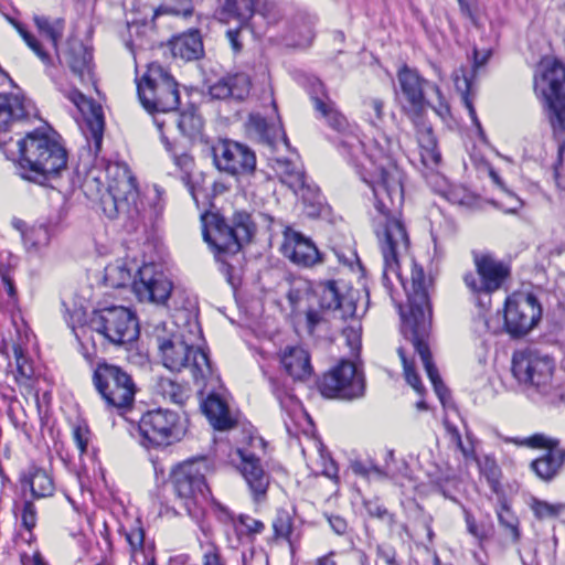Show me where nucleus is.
I'll list each match as a JSON object with an SVG mask.
<instances>
[{"label":"nucleus","instance_id":"obj_4","mask_svg":"<svg viewBox=\"0 0 565 565\" xmlns=\"http://www.w3.org/2000/svg\"><path fill=\"white\" fill-rule=\"evenodd\" d=\"M19 174L22 179L45 185L58 177L67 164V152L54 137L34 130L18 141Z\"/></svg>","mask_w":565,"mask_h":565},{"label":"nucleus","instance_id":"obj_16","mask_svg":"<svg viewBox=\"0 0 565 565\" xmlns=\"http://www.w3.org/2000/svg\"><path fill=\"white\" fill-rule=\"evenodd\" d=\"M542 306L532 294H514L504 306V329L513 339L525 337L541 320Z\"/></svg>","mask_w":565,"mask_h":565},{"label":"nucleus","instance_id":"obj_27","mask_svg":"<svg viewBox=\"0 0 565 565\" xmlns=\"http://www.w3.org/2000/svg\"><path fill=\"white\" fill-rule=\"evenodd\" d=\"M67 98L77 107V109L85 117L92 137L97 148L102 145L104 131L103 110L99 105H96L92 99L87 98L77 89L68 93Z\"/></svg>","mask_w":565,"mask_h":565},{"label":"nucleus","instance_id":"obj_36","mask_svg":"<svg viewBox=\"0 0 565 565\" xmlns=\"http://www.w3.org/2000/svg\"><path fill=\"white\" fill-rule=\"evenodd\" d=\"M497 516L504 535L510 537L512 543H518L521 539L520 522L504 498L500 499Z\"/></svg>","mask_w":565,"mask_h":565},{"label":"nucleus","instance_id":"obj_50","mask_svg":"<svg viewBox=\"0 0 565 565\" xmlns=\"http://www.w3.org/2000/svg\"><path fill=\"white\" fill-rule=\"evenodd\" d=\"M158 390L164 397L170 398L173 403L181 404L183 401V388L170 379H160Z\"/></svg>","mask_w":565,"mask_h":565},{"label":"nucleus","instance_id":"obj_59","mask_svg":"<svg viewBox=\"0 0 565 565\" xmlns=\"http://www.w3.org/2000/svg\"><path fill=\"white\" fill-rule=\"evenodd\" d=\"M555 181L565 191V141L558 147V163L555 167Z\"/></svg>","mask_w":565,"mask_h":565},{"label":"nucleus","instance_id":"obj_3","mask_svg":"<svg viewBox=\"0 0 565 565\" xmlns=\"http://www.w3.org/2000/svg\"><path fill=\"white\" fill-rule=\"evenodd\" d=\"M402 94V111L412 121L420 147L422 161L426 167L437 166L440 153L430 124L426 119L430 103L425 98L424 87L428 82L419 73L404 65L397 72Z\"/></svg>","mask_w":565,"mask_h":565},{"label":"nucleus","instance_id":"obj_60","mask_svg":"<svg viewBox=\"0 0 565 565\" xmlns=\"http://www.w3.org/2000/svg\"><path fill=\"white\" fill-rule=\"evenodd\" d=\"M162 418L167 424H175L173 413L168 411L163 413L161 409L149 412L146 416L142 417L140 424H160Z\"/></svg>","mask_w":565,"mask_h":565},{"label":"nucleus","instance_id":"obj_13","mask_svg":"<svg viewBox=\"0 0 565 565\" xmlns=\"http://www.w3.org/2000/svg\"><path fill=\"white\" fill-rule=\"evenodd\" d=\"M93 382L108 406L125 409L132 405L136 385L131 376L119 366L99 363L94 371Z\"/></svg>","mask_w":565,"mask_h":565},{"label":"nucleus","instance_id":"obj_31","mask_svg":"<svg viewBox=\"0 0 565 565\" xmlns=\"http://www.w3.org/2000/svg\"><path fill=\"white\" fill-rule=\"evenodd\" d=\"M169 46L173 57H179L183 61L199 60L204 52L202 38L198 30H190L173 36L169 42Z\"/></svg>","mask_w":565,"mask_h":565},{"label":"nucleus","instance_id":"obj_62","mask_svg":"<svg viewBox=\"0 0 565 565\" xmlns=\"http://www.w3.org/2000/svg\"><path fill=\"white\" fill-rule=\"evenodd\" d=\"M318 443H319V451H320L321 459L324 461L323 475L330 479L338 478L339 469H338L337 463L334 462V460L331 457H329V455L324 454V448H323V445L321 444V441H318Z\"/></svg>","mask_w":565,"mask_h":565},{"label":"nucleus","instance_id":"obj_64","mask_svg":"<svg viewBox=\"0 0 565 565\" xmlns=\"http://www.w3.org/2000/svg\"><path fill=\"white\" fill-rule=\"evenodd\" d=\"M365 107L371 109L374 114V118H371V122L376 125L377 121H382L384 117V102L380 98H369L364 102Z\"/></svg>","mask_w":565,"mask_h":565},{"label":"nucleus","instance_id":"obj_25","mask_svg":"<svg viewBox=\"0 0 565 565\" xmlns=\"http://www.w3.org/2000/svg\"><path fill=\"white\" fill-rule=\"evenodd\" d=\"M129 434L149 448H161L180 441L186 434L185 426H130Z\"/></svg>","mask_w":565,"mask_h":565},{"label":"nucleus","instance_id":"obj_39","mask_svg":"<svg viewBox=\"0 0 565 565\" xmlns=\"http://www.w3.org/2000/svg\"><path fill=\"white\" fill-rule=\"evenodd\" d=\"M249 127L269 145H274L278 138H281L287 145V137L282 128L275 124H268L267 120L259 115H250Z\"/></svg>","mask_w":565,"mask_h":565},{"label":"nucleus","instance_id":"obj_49","mask_svg":"<svg viewBox=\"0 0 565 565\" xmlns=\"http://www.w3.org/2000/svg\"><path fill=\"white\" fill-rule=\"evenodd\" d=\"M126 540L130 545L132 557H135L138 551L143 552L145 531L139 520H136L130 529L126 532Z\"/></svg>","mask_w":565,"mask_h":565},{"label":"nucleus","instance_id":"obj_14","mask_svg":"<svg viewBox=\"0 0 565 565\" xmlns=\"http://www.w3.org/2000/svg\"><path fill=\"white\" fill-rule=\"evenodd\" d=\"M311 100L315 110L326 119L328 126L343 136L340 143L349 154L358 159L360 153H364L365 145L355 134V128L350 126L347 118L337 109L321 82L313 84Z\"/></svg>","mask_w":565,"mask_h":565},{"label":"nucleus","instance_id":"obj_18","mask_svg":"<svg viewBox=\"0 0 565 565\" xmlns=\"http://www.w3.org/2000/svg\"><path fill=\"white\" fill-rule=\"evenodd\" d=\"M213 162L217 170L241 178L254 173L255 152L246 145L224 139L212 146Z\"/></svg>","mask_w":565,"mask_h":565},{"label":"nucleus","instance_id":"obj_29","mask_svg":"<svg viewBox=\"0 0 565 565\" xmlns=\"http://www.w3.org/2000/svg\"><path fill=\"white\" fill-rule=\"evenodd\" d=\"M13 226L21 232L24 247L29 254L38 255L45 249L54 235L51 223H35L29 227L21 220L13 222Z\"/></svg>","mask_w":565,"mask_h":565},{"label":"nucleus","instance_id":"obj_41","mask_svg":"<svg viewBox=\"0 0 565 565\" xmlns=\"http://www.w3.org/2000/svg\"><path fill=\"white\" fill-rule=\"evenodd\" d=\"M175 122L180 132L190 139H195L202 134L203 120L194 108L182 111Z\"/></svg>","mask_w":565,"mask_h":565},{"label":"nucleus","instance_id":"obj_21","mask_svg":"<svg viewBox=\"0 0 565 565\" xmlns=\"http://www.w3.org/2000/svg\"><path fill=\"white\" fill-rule=\"evenodd\" d=\"M514 441L532 448H546L547 452L533 460L530 467L544 481H551L557 476L565 460V451L556 449L558 445L556 439L547 438L543 434H535L521 441L516 439Z\"/></svg>","mask_w":565,"mask_h":565},{"label":"nucleus","instance_id":"obj_8","mask_svg":"<svg viewBox=\"0 0 565 565\" xmlns=\"http://www.w3.org/2000/svg\"><path fill=\"white\" fill-rule=\"evenodd\" d=\"M160 326L157 327L159 332ZM156 342L164 367L173 372L190 369L196 384H204L212 374L207 353L188 344L179 334H156Z\"/></svg>","mask_w":565,"mask_h":565},{"label":"nucleus","instance_id":"obj_19","mask_svg":"<svg viewBox=\"0 0 565 565\" xmlns=\"http://www.w3.org/2000/svg\"><path fill=\"white\" fill-rule=\"evenodd\" d=\"M320 309L334 320L348 321L355 315L356 291L342 292L337 281L321 282L317 289Z\"/></svg>","mask_w":565,"mask_h":565},{"label":"nucleus","instance_id":"obj_32","mask_svg":"<svg viewBox=\"0 0 565 565\" xmlns=\"http://www.w3.org/2000/svg\"><path fill=\"white\" fill-rule=\"evenodd\" d=\"M203 414L210 424H239L241 418L234 415L227 403L217 394H210L201 404Z\"/></svg>","mask_w":565,"mask_h":565},{"label":"nucleus","instance_id":"obj_61","mask_svg":"<svg viewBox=\"0 0 565 565\" xmlns=\"http://www.w3.org/2000/svg\"><path fill=\"white\" fill-rule=\"evenodd\" d=\"M504 192L505 196L500 202V206L507 213H516L523 206V202L521 201V199H519L515 194L508 191L507 189L504 190Z\"/></svg>","mask_w":565,"mask_h":565},{"label":"nucleus","instance_id":"obj_46","mask_svg":"<svg viewBox=\"0 0 565 565\" xmlns=\"http://www.w3.org/2000/svg\"><path fill=\"white\" fill-rule=\"evenodd\" d=\"M11 24L17 29L19 34L25 41L28 46L41 58L42 62L50 61L49 54L43 50L40 42L18 21L10 19Z\"/></svg>","mask_w":565,"mask_h":565},{"label":"nucleus","instance_id":"obj_2","mask_svg":"<svg viewBox=\"0 0 565 565\" xmlns=\"http://www.w3.org/2000/svg\"><path fill=\"white\" fill-rule=\"evenodd\" d=\"M402 284L407 296V303L401 310L402 332L418 353L436 394L444 402L448 396V390L433 362L427 343L431 326L429 290L433 287V279L426 276L422 266L413 263L409 280H402Z\"/></svg>","mask_w":565,"mask_h":565},{"label":"nucleus","instance_id":"obj_26","mask_svg":"<svg viewBox=\"0 0 565 565\" xmlns=\"http://www.w3.org/2000/svg\"><path fill=\"white\" fill-rule=\"evenodd\" d=\"M252 81L244 72L227 73L209 85V95L213 99H233L242 102L250 93Z\"/></svg>","mask_w":565,"mask_h":565},{"label":"nucleus","instance_id":"obj_38","mask_svg":"<svg viewBox=\"0 0 565 565\" xmlns=\"http://www.w3.org/2000/svg\"><path fill=\"white\" fill-rule=\"evenodd\" d=\"M92 57V53L83 44H78L70 49L66 62L73 73L83 79L85 76H90Z\"/></svg>","mask_w":565,"mask_h":565},{"label":"nucleus","instance_id":"obj_48","mask_svg":"<svg viewBox=\"0 0 565 565\" xmlns=\"http://www.w3.org/2000/svg\"><path fill=\"white\" fill-rule=\"evenodd\" d=\"M255 13L263 17L269 24L277 23L281 17L276 2L271 0H255Z\"/></svg>","mask_w":565,"mask_h":565},{"label":"nucleus","instance_id":"obj_52","mask_svg":"<svg viewBox=\"0 0 565 565\" xmlns=\"http://www.w3.org/2000/svg\"><path fill=\"white\" fill-rule=\"evenodd\" d=\"M201 548L203 551L202 554V565H225L222 556L220 547L212 543H201Z\"/></svg>","mask_w":565,"mask_h":565},{"label":"nucleus","instance_id":"obj_53","mask_svg":"<svg viewBox=\"0 0 565 565\" xmlns=\"http://www.w3.org/2000/svg\"><path fill=\"white\" fill-rule=\"evenodd\" d=\"M365 509L367 511V514L372 518L382 520L390 525H393L395 523L394 515L390 513L388 510L377 501L365 502Z\"/></svg>","mask_w":565,"mask_h":565},{"label":"nucleus","instance_id":"obj_30","mask_svg":"<svg viewBox=\"0 0 565 565\" xmlns=\"http://www.w3.org/2000/svg\"><path fill=\"white\" fill-rule=\"evenodd\" d=\"M285 372L294 381H306L312 374L309 353L301 347H287L280 354Z\"/></svg>","mask_w":565,"mask_h":565},{"label":"nucleus","instance_id":"obj_17","mask_svg":"<svg viewBox=\"0 0 565 565\" xmlns=\"http://www.w3.org/2000/svg\"><path fill=\"white\" fill-rule=\"evenodd\" d=\"M472 256L477 276L467 273L463 276L466 286L476 294H492L501 289L511 275L509 264L491 253L473 252Z\"/></svg>","mask_w":565,"mask_h":565},{"label":"nucleus","instance_id":"obj_44","mask_svg":"<svg viewBox=\"0 0 565 565\" xmlns=\"http://www.w3.org/2000/svg\"><path fill=\"white\" fill-rule=\"evenodd\" d=\"M348 320V324L342 329V335L345 338L347 345L351 351L359 352L361 348L362 324L358 317V312L355 311V315L349 317Z\"/></svg>","mask_w":565,"mask_h":565},{"label":"nucleus","instance_id":"obj_24","mask_svg":"<svg viewBox=\"0 0 565 565\" xmlns=\"http://www.w3.org/2000/svg\"><path fill=\"white\" fill-rule=\"evenodd\" d=\"M241 458L239 470L247 483L254 502L259 503L266 500L270 483V476L263 468L262 461L252 452L242 449L237 450Z\"/></svg>","mask_w":565,"mask_h":565},{"label":"nucleus","instance_id":"obj_57","mask_svg":"<svg viewBox=\"0 0 565 565\" xmlns=\"http://www.w3.org/2000/svg\"><path fill=\"white\" fill-rule=\"evenodd\" d=\"M296 32L299 36L296 44L297 45H308L312 42L315 32H313V22L311 20L305 21L302 25L296 26Z\"/></svg>","mask_w":565,"mask_h":565},{"label":"nucleus","instance_id":"obj_51","mask_svg":"<svg viewBox=\"0 0 565 565\" xmlns=\"http://www.w3.org/2000/svg\"><path fill=\"white\" fill-rule=\"evenodd\" d=\"M235 530L239 532L238 525H242L248 535L260 534L265 530V524L249 515L239 514L237 518L232 516Z\"/></svg>","mask_w":565,"mask_h":565},{"label":"nucleus","instance_id":"obj_54","mask_svg":"<svg viewBox=\"0 0 565 565\" xmlns=\"http://www.w3.org/2000/svg\"><path fill=\"white\" fill-rule=\"evenodd\" d=\"M21 522L22 526L29 532H32L36 525V509L32 501H25L23 503Z\"/></svg>","mask_w":565,"mask_h":565},{"label":"nucleus","instance_id":"obj_15","mask_svg":"<svg viewBox=\"0 0 565 565\" xmlns=\"http://www.w3.org/2000/svg\"><path fill=\"white\" fill-rule=\"evenodd\" d=\"M318 388L328 398L354 399L363 396L365 382L354 363L342 360L322 375Z\"/></svg>","mask_w":565,"mask_h":565},{"label":"nucleus","instance_id":"obj_56","mask_svg":"<svg viewBox=\"0 0 565 565\" xmlns=\"http://www.w3.org/2000/svg\"><path fill=\"white\" fill-rule=\"evenodd\" d=\"M14 356H15V362H17L18 374L24 380L31 379V376L33 374V369L29 364V362L20 347H14Z\"/></svg>","mask_w":565,"mask_h":565},{"label":"nucleus","instance_id":"obj_45","mask_svg":"<svg viewBox=\"0 0 565 565\" xmlns=\"http://www.w3.org/2000/svg\"><path fill=\"white\" fill-rule=\"evenodd\" d=\"M292 526L294 520L291 513L285 509L278 510L273 521L275 537L290 541Z\"/></svg>","mask_w":565,"mask_h":565},{"label":"nucleus","instance_id":"obj_35","mask_svg":"<svg viewBox=\"0 0 565 565\" xmlns=\"http://www.w3.org/2000/svg\"><path fill=\"white\" fill-rule=\"evenodd\" d=\"M23 486L30 487L33 498L40 499L53 494L54 484L45 470L32 467L29 475L21 479Z\"/></svg>","mask_w":565,"mask_h":565},{"label":"nucleus","instance_id":"obj_7","mask_svg":"<svg viewBox=\"0 0 565 565\" xmlns=\"http://www.w3.org/2000/svg\"><path fill=\"white\" fill-rule=\"evenodd\" d=\"M107 193L100 199L104 214L108 218H119L131 224L140 215L139 192L136 179L126 163L111 162L106 167Z\"/></svg>","mask_w":565,"mask_h":565},{"label":"nucleus","instance_id":"obj_40","mask_svg":"<svg viewBox=\"0 0 565 565\" xmlns=\"http://www.w3.org/2000/svg\"><path fill=\"white\" fill-rule=\"evenodd\" d=\"M34 23L41 35L45 36L54 50H57V43L63 36L64 20L49 19L44 15H35Z\"/></svg>","mask_w":565,"mask_h":565},{"label":"nucleus","instance_id":"obj_6","mask_svg":"<svg viewBox=\"0 0 565 565\" xmlns=\"http://www.w3.org/2000/svg\"><path fill=\"white\" fill-rule=\"evenodd\" d=\"M104 280L111 288H125L131 285L140 301L158 305H164L172 291V282L153 263L142 265L132 276V268L118 259L105 267Z\"/></svg>","mask_w":565,"mask_h":565},{"label":"nucleus","instance_id":"obj_63","mask_svg":"<svg viewBox=\"0 0 565 565\" xmlns=\"http://www.w3.org/2000/svg\"><path fill=\"white\" fill-rule=\"evenodd\" d=\"M437 97H438V104L437 105H430L434 109V111L444 120L446 121L450 117V108L449 105L446 103V100L443 97L441 90L437 85L433 86Z\"/></svg>","mask_w":565,"mask_h":565},{"label":"nucleus","instance_id":"obj_5","mask_svg":"<svg viewBox=\"0 0 565 565\" xmlns=\"http://www.w3.org/2000/svg\"><path fill=\"white\" fill-rule=\"evenodd\" d=\"M204 241L212 248L217 262L230 267L227 257L235 256L248 243L255 224L247 212H235L231 224L218 213L206 212L201 216Z\"/></svg>","mask_w":565,"mask_h":565},{"label":"nucleus","instance_id":"obj_33","mask_svg":"<svg viewBox=\"0 0 565 565\" xmlns=\"http://www.w3.org/2000/svg\"><path fill=\"white\" fill-rule=\"evenodd\" d=\"M254 14L255 0H224L218 10L221 21H236L239 26L247 25Z\"/></svg>","mask_w":565,"mask_h":565},{"label":"nucleus","instance_id":"obj_23","mask_svg":"<svg viewBox=\"0 0 565 565\" xmlns=\"http://www.w3.org/2000/svg\"><path fill=\"white\" fill-rule=\"evenodd\" d=\"M275 169L281 182L287 184L297 195H300L305 203H309L313 209L321 205L319 189L306 183L305 173L297 163L285 158H278L275 161Z\"/></svg>","mask_w":565,"mask_h":565},{"label":"nucleus","instance_id":"obj_10","mask_svg":"<svg viewBox=\"0 0 565 565\" xmlns=\"http://www.w3.org/2000/svg\"><path fill=\"white\" fill-rule=\"evenodd\" d=\"M535 76L534 89L547 105V117L554 136L565 132V65L545 61Z\"/></svg>","mask_w":565,"mask_h":565},{"label":"nucleus","instance_id":"obj_12","mask_svg":"<svg viewBox=\"0 0 565 565\" xmlns=\"http://www.w3.org/2000/svg\"><path fill=\"white\" fill-rule=\"evenodd\" d=\"M554 361L536 350L524 349L513 353L512 374L526 388L547 394L553 387Z\"/></svg>","mask_w":565,"mask_h":565},{"label":"nucleus","instance_id":"obj_9","mask_svg":"<svg viewBox=\"0 0 565 565\" xmlns=\"http://www.w3.org/2000/svg\"><path fill=\"white\" fill-rule=\"evenodd\" d=\"M137 93L141 105L149 113H170L180 104L178 83L159 63L149 64L137 83Z\"/></svg>","mask_w":565,"mask_h":565},{"label":"nucleus","instance_id":"obj_28","mask_svg":"<svg viewBox=\"0 0 565 565\" xmlns=\"http://www.w3.org/2000/svg\"><path fill=\"white\" fill-rule=\"evenodd\" d=\"M32 103L18 94H0V131H7L14 122L29 117Z\"/></svg>","mask_w":565,"mask_h":565},{"label":"nucleus","instance_id":"obj_1","mask_svg":"<svg viewBox=\"0 0 565 565\" xmlns=\"http://www.w3.org/2000/svg\"><path fill=\"white\" fill-rule=\"evenodd\" d=\"M377 147L376 153L367 154L371 160L377 161L385 159L387 166L380 164V180L372 186L375 198V210L377 216L373 220L374 232L379 238L384 259V276L395 274L402 279L399 274V257L405 255L409 247V238L404 223L396 217L387 201L391 203L395 199L402 201L403 185L402 173L392 162L395 150V143L385 135L374 139Z\"/></svg>","mask_w":565,"mask_h":565},{"label":"nucleus","instance_id":"obj_47","mask_svg":"<svg viewBox=\"0 0 565 565\" xmlns=\"http://www.w3.org/2000/svg\"><path fill=\"white\" fill-rule=\"evenodd\" d=\"M398 355L403 363L404 374L407 383L419 394L424 392V386L420 382L418 374L414 369L413 362L408 361L404 348H398Z\"/></svg>","mask_w":565,"mask_h":565},{"label":"nucleus","instance_id":"obj_34","mask_svg":"<svg viewBox=\"0 0 565 565\" xmlns=\"http://www.w3.org/2000/svg\"><path fill=\"white\" fill-rule=\"evenodd\" d=\"M172 159L174 164L182 172L181 180L190 192L193 201L198 204L201 193L203 192L202 186L196 180L192 178V170L194 168V160L192 156L186 152H172Z\"/></svg>","mask_w":565,"mask_h":565},{"label":"nucleus","instance_id":"obj_43","mask_svg":"<svg viewBox=\"0 0 565 565\" xmlns=\"http://www.w3.org/2000/svg\"><path fill=\"white\" fill-rule=\"evenodd\" d=\"M460 73L462 74V78H460L458 73L455 74V85L457 89L461 92V100L465 107L468 109L471 120L473 121V124H476V126L480 127V122L477 118V113L475 110L472 99L470 97L471 81L466 76L465 71L462 68L460 70Z\"/></svg>","mask_w":565,"mask_h":565},{"label":"nucleus","instance_id":"obj_55","mask_svg":"<svg viewBox=\"0 0 565 565\" xmlns=\"http://www.w3.org/2000/svg\"><path fill=\"white\" fill-rule=\"evenodd\" d=\"M90 436L92 431L89 429V426H75L73 431V438L81 455L86 452L88 443L90 440Z\"/></svg>","mask_w":565,"mask_h":565},{"label":"nucleus","instance_id":"obj_58","mask_svg":"<svg viewBox=\"0 0 565 565\" xmlns=\"http://www.w3.org/2000/svg\"><path fill=\"white\" fill-rule=\"evenodd\" d=\"M353 473L361 477H367L370 471H374L379 476H387V471H384V469L377 467L376 465L371 463L370 466H366L361 460H353L350 465Z\"/></svg>","mask_w":565,"mask_h":565},{"label":"nucleus","instance_id":"obj_22","mask_svg":"<svg viewBox=\"0 0 565 565\" xmlns=\"http://www.w3.org/2000/svg\"><path fill=\"white\" fill-rule=\"evenodd\" d=\"M281 252L295 265L310 268L324 262L323 254L316 244L300 232L286 228Z\"/></svg>","mask_w":565,"mask_h":565},{"label":"nucleus","instance_id":"obj_20","mask_svg":"<svg viewBox=\"0 0 565 565\" xmlns=\"http://www.w3.org/2000/svg\"><path fill=\"white\" fill-rule=\"evenodd\" d=\"M202 466L201 461H185L179 465L171 475L174 491L180 499L184 500L188 510L198 495L204 497V492L207 490Z\"/></svg>","mask_w":565,"mask_h":565},{"label":"nucleus","instance_id":"obj_11","mask_svg":"<svg viewBox=\"0 0 565 565\" xmlns=\"http://www.w3.org/2000/svg\"><path fill=\"white\" fill-rule=\"evenodd\" d=\"M89 328L109 343L124 345L139 337L136 315L126 307L113 306L93 312Z\"/></svg>","mask_w":565,"mask_h":565},{"label":"nucleus","instance_id":"obj_42","mask_svg":"<svg viewBox=\"0 0 565 565\" xmlns=\"http://www.w3.org/2000/svg\"><path fill=\"white\" fill-rule=\"evenodd\" d=\"M478 467L481 476H483L491 488V490L499 494L501 492V469L495 459L486 456L478 460Z\"/></svg>","mask_w":565,"mask_h":565},{"label":"nucleus","instance_id":"obj_37","mask_svg":"<svg viewBox=\"0 0 565 565\" xmlns=\"http://www.w3.org/2000/svg\"><path fill=\"white\" fill-rule=\"evenodd\" d=\"M446 434L450 443L456 445L466 458H476L475 446L477 440L469 431L468 426H461V429L458 426H446Z\"/></svg>","mask_w":565,"mask_h":565}]
</instances>
